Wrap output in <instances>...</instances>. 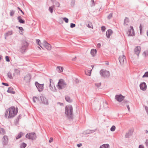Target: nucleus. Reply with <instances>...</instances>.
I'll list each match as a JSON object with an SVG mask.
<instances>
[{
  "instance_id": "obj_1",
  "label": "nucleus",
  "mask_w": 148,
  "mask_h": 148,
  "mask_svg": "<svg viewBox=\"0 0 148 148\" xmlns=\"http://www.w3.org/2000/svg\"><path fill=\"white\" fill-rule=\"evenodd\" d=\"M18 109L14 107H11L8 108L5 115V117L8 119L13 118L17 114Z\"/></svg>"
},
{
  "instance_id": "obj_2",
  "label": "nucleus",
  "mask_w": 148,
  "mask_h": 148,
  "mask_svg": "<svg viewBox=\"0 0 148 148\" xmlns=\"http://www.w3.org/2000/svg\"><path fill=\"white\" fill-rule=\"evenodd\" d=\"M36 43L42 49H43L44 47L48 50H50L51 49V45L46 41H44L41 42L40 40L37 39L36 40Z\"/></svg>"
},
{
  "instance_id": "obj_3",
  "label": "nucleus",
  "mask_w": 148,
  "mask_h": 148,
  "mask_svg": "<svg viewBox=\"0 0 148 148\" xmlns=\"http://www.w3.org/2000/svg\"><path fill=\"white\" fill-rule=\"evenodd\" d=\"M65 114L68 117H71L73 114V108L71 106L68 105L65 108Z\"/></svg>"
},
{
  "instance_id": "obj_4",
  "label": "nucleus",
  "mask_w": 148,
  "mask_h": 148,
  "mask_svg": "<svg viewBox=\"0 0 148 148\" xmlns=\"http://www.w3.org/2000/svg\"><path fill=\"white\" fill-rule=\"evenodd\" d=\"M66 86V84L63 79H60L59 80L57 85V87L59 89H62L65 88Z\"/></svg>"
},
{
  "instance_id": "obj_5",
  "label": "nucleus",
  "mask_w": 148,
  "mask_h": 148,
  "mask_svg": "<svg viewBox=\"0 0 148 148\" xmlns=\"http://www.w3.org/2000/svg\"><path fill=\"white\" fill-rule=\"evenodd\" d=\"M26 137L30 139H35L36 138L35 134L34 133H28L26 135Z\"/></svg>"
},
{
  "instance_id": "obj_6",
  "label": "nucleus",
  "mask_w": 148,
  "mask_h": 148,
  "mask_svg": "<svg viewBox=\"0 0 148 148\" xmlns=\"http://www.w3.org/2000/svg\"><path fill=\"white\" fill-rule=\"evenodd\" d=\"M128 35L131 36H134L135 35V33L132 26H130L128 29L127 33Z\"/></svg>"
},
{
  "instance_id": "obj_7",
  "label": "nucleus",
  "mask_w": 148,
  "mask_h": 148,
  "mask_svg": "<svg viewBox=\"0 0 148 148\" xmlns=\"http://www.w3.org/2000/svg\"><path fill=\"white\" fill-rule=\"evenodd\" d=\"M23 80L26 82L29 83L30 81L31 76L29 74H26L23 77Z\"/></svg>"
},
{
  "instance_id": "obj_8",
  "label": "nucleus",
  "mask_w": 148,
  "mask_h": 148,
  "mask_svg": "<svg viewBox=\"0 0 148 148\" xmlns=\"http://www.w3.org/2000/svg\"><path fill=\"white\" fill-rule=\"evenodd\" d=\"M35 85L39 91H41L43 90L44 88L43 84H41L37 82H35Z\"/></svg>"
},
{
  "instance_id": "obj_9",
  "label": "nucleus",
  "mask_w": 148,
  "mask_h": 148,
  "mask_svg": "<svg viewBox=\"0 0 148 148\" xmlns=\"http://www.w3.org/2000/svg\"><path fill=\"white\" fill-rule=\"evenodd\" d=\"M100 74L104 77H107L109 75V72L108 71L101 70L100 71Z\"/></svg>"
},
{
  "instance_id": "obj_10",
  "label": "nucleus",
  "mask_w": 148,
  "mask_h": 148,
  "mask_svg": "<svg viewBox=\"0 0 148 148\" xmlns=\"http://www.w3.org/2000/svg\"><path fill=\"white\" fill-rule=\"evenodd\" d=\"M50 88L51 90L53 91H55L56 90L53 81V80L51 79H50Z\"/></svg>"
},
{
  "instance_id": "obj_11",
  "label": "nucleus",
  "mask_w": 148,
  "mask_h": 148,
  "mask_svg": "<svg viewBox=\"0 0 148 148\" xmlns=\"http://www.w3.org/2000/svg\"><path fill=\"white\" fill-rule=\"evenodd\" d=\"M124 98V97L121 95H117L115 96L116 99L119 102L122 101Z\"/></svg>"
},
{
  "instance_id": "obj_12",
  "label": "nucleus",
  "mask_w": 148,
  "mask_h": 148,
  "mask_svg": "<svg viewBox=\"0 0 148 148\" xmlns=\"http://www.w3.org/2000/svg\"><path fill=\"white\" fill-rule=\"evenodd\" d=\"M125 60V57L124 55L122 54L119 57V60L121 64H123Z\"/></svg>"
},
{
  "instance_id": "obj_13",
  "label": "nucleus",
  "mask_w": 148,
  "mask_h": 148,
  "mask_svg": "<svg viewBox=\"0 0 148 148\" xmlns=\"http://www.w3.org/2000/svg\"><path fill=\"white\" fill-rule=\"evenodd\" d=\"M140 49H141L140 47H136L134 49L135 53L138 56L140 52Z\"/></svg>"
},
{
  "instance_id": "obj_14",
  "label": "nucleus",
  "mask_w": 148,
  "mask_h": 148,
  "mask_svg": "<svg viewBox=\"0 0 148 148\" xmlns=\"http://www.w3.org/2000/svg\"><path fill=\"white\" fill-rule=\"evenodd\" d=\"M140 88L143 90H145L147 88V86L146 84L144 83H143L140 85Z\"/></svg>"
},
{
  "instance_id": "obj_15",
  "label": "nucleus",
  "mask_w": 148,
  "mask_h": 148,
  "mask_svg": "<svg viewBox=\"0 0 148 148\" xmlns=\"http://www.w3.org/2000/svg\"><path fill=\"white\" fill-rule=\"evenodd\" d=\"M20 73V71L19 70L17 69H14V72L13 73V76H15L19 75Z\"/></svg>"
},
{
  "instance_id": "obj_16",
  "label": "nucleus",
  "mask_w": 148,
  "mask_h": 148,
  "mask_svg": "<svg viewBox=\"0 0 148 148\" xmlns=\"http://www.w3.org/2000/svg\"><path fill=\"white\" fill-rule=\"evenodd\" d=\"M113 33L111 29H109L106 32V36L107 38H109L110 36L112 35Z\"/></svg>"
},
{
  "instance_id": "obj_17",
  "label": "nucleus",
  "mask_w": 148,
  "mask_h": 148,
  "mask_svg": "<svg viewBox=\"0 0 148 148\" xmlns=\"http://www.w3.org/2000/svg\"><path fill=\"white\" fill-rule=\"evenodd\" d=\"M97 53V51L95 49H91L90 52V53L91 55L93 56H95Z\"/></svg>"
},
{
  "instance_id": "obj_18",
  "label": "nucleus",
  "mask_w": 148,
  "mask_h": 148,
  "mask_svg": "<svg viewBox=\"0 0 148 148\" xmlns=\"http://www.w3.org/2000/svg\"><path fill=\"white\" fill-rule=\"evenodd\" d=\"M40 98L41 99V101L45 104L47 103V101L46 99L43 97H41Z\"/></svg>"
},
{
  "instance_id": "obj_19",
  "label": "nucleus",
  "mask_w": 148,
  "mask_h": 148,
  "mask_svg": "<svg viewBox=\"0 0 148 148\" xmlns=\"http://www.w3.org/2000/svg\"><path fill=\"white\" fill-rule=\"evenodd\" d=\"M3 139H4V140L3 142V143L4 145H5L7 143L8 138L6 136H4L3 137Z\"/></svg>"
},
{
  "instance_id": "obj_20",
  "label": "nucleus",
  "mask_w": 148,
  "mask_h": 148,
  "mask_svg": "<svg viewBox=\"0 0 148 148\" xmlns=\"http://www.w3.org/2000/svg\"><path fill=\"white\" fill-rule=\"evenodd\" d=\"M23 46H22L21 49L22 50H25L26 49L27 46V42H25L23 44Z\"/></svg>"
},
{
  "instance_id": "obj_21",
  "label": "nucleus",
  "mask_w": 148,
  "mask_h": 148,
  "mask_svg": "<svg viewBox=\"0 0 148 148\" xmlns=\"http://www.w3.org/2000/svg\"><path fill=\"white\" fill-rule=\"evenodd\" d=\"M18 21L21 23H25V21L22 19V18L21 16H19L18 17Z\"/></svg>"
},
{
  "instance_id": "obj_22",
  "label": "nucleus",
  "mask_w": 148,
  "mask_h": 148,
  "mask_svg": "<svg viewBox=\"0 0 148 148\" xmlns=\"http://www.w3.org/2000/svg\"><path fill=\"white\" fill-rule=\"evenodd\" d=\"M23 133L22 132H20L16 136V139H18L21 138L23 135Z\"/></svg>"
},
{
  "instance_id": "obj_23",
  "label": "nucleus",
  "mask_w": 148,
  "mask_h": 148,
  "mask_svg": "<svg viewBox=\"0 0 148 148\" xmlns=\"http://www.w3.org/2000/svg\"><path fill=\"white\" fill-rule=\"evenodd\" d=\"M57 69L59 72L61 73L63 71V68L62 67L58 66L57 68Z\"/></svg>"
},
{
  "instance_id": "obj_24",
  "label": "nucleus",
  "mask_w": 148,
  "mask_h": 148,
  "mask_svg": "<svg viewBox=\"0 0 148 148\" xmlns=\"http://www.w3.org/2000/svg\"><path fill=\"white\" fill-rule=\"evenodd\" d=\"M91 70H86L85 71V72L86 74L90 76L91 73Z\"/></svg>"
},
{
  "instance_id": "obj_25",
  "label": "nucleus",
  "mask_w": 148,
  "mask_h": 148,
  "mask_svg": "<svg viewBox=\"0 0 148 148\" xmlns=\"http://www.w3.org/2000/svg\"><path fill=\"white\" fill-rule=\"evenodd\" d=\"M109 145L108 144H104L101 146L100 148H108L109 147Z\"/></svg>"
},
{
  "instance_id": "obj_26",
  "label": "nucleus",
  "mask_w": 148,
  "mask_h": 148,
  "mask_svg": "<svg viewBox=\"0 0 148 148\" xmlns=\"http://www.w3.org/2000/svg\"><path fill=\"white\" fill-rule=\"evenodd\" d=\"M88 24H87V27H88L93 29V26L92 23L90 22H88Z\"/></svg>"
},
{
  "instance_id": "obj_27",
  "label": "nucleus",
  "mask_w": 148,
  "mask_h": 148,
  "mask_svg": "<svg viewBox=\"0 0 148 148\" xmlns=\"http://www.w3.org/2000/svg\"><path fill=\"white\" fill-rule=\"evenodd\" d=\"M8 92L9 93L14 94V92L13 91V89L12 88H8Z\"/></svg>"
},
{
  "instance_id": "obj_28",
  "label": "nucleus",
  "mask_w": 148,
  "mask_h": 148,
  "mask_svg": "<svg viewBox=\"0 0 148 148\" xmlns=\"http://www.w3.org/2000/svg\"><path fill=\"white\" fill-rule=\"evenodd\" d=\"M26 146V144L24 143H22L21 145L20 148H25Z\"/></svg>"
},
{
  "instance_id": "obj_29",
  "label": "nucleus",
  "mask_w": 148,
  "mask_h": 148,
  "mask_svg": "<svg viewBox=\"0 0 148 148\" xmlns=\"http://www.w3.org/2000/svg\"><path fill=\"white\" fill-rule=\"evenodd\" d=\"M8 77L11 79H13V77L11 73L10 72H8Z\"/></svg>"
},
{
  "instance_id": "obj_30",
  "label": "nucleus",
  "mask_w": 148,
  "mask_h": 148,
  "mask_svg": "<svg viewBox=\"0 0 148 148\" xmlns=\"http://www.w3.org/2000/svg\"><path fill=\"white\" fill-rule=\"evenodd\" d=\"M128 22L129 19L127 18H126L125 19L124 24L125 25H127V23H128Z\"/></svg>"
},
{
  "instance_id": "obj_31",
  "label": "nucleus",
  "mask_w": 148,
  "mask_h": 148,
  "mask_svg": "<svg viewBox=\"0 0 148 148\" xmlns=\"http://www.w3.org/2000/svg\"><path fill=\"white\" fill-rule=\"evenodd\" d=\"M54 8V6L50 7L49 8V10L51 13H52L53 12V9Z\"/></svg>"
},
{
  "instance_id": "obj_32",
  "label": "nucleus",
  "mask_w": 148,
  "mask_h": 148,
  "mask_svg": "<svg viewBox=\"0 0 148 148\" xmlns=\"http://www.w3.org/2000/svg\"><path fill=\"white\" fill-rule=\"evenodd\" d=\"M116 127L114 125H113L110 128V130L111 131L113 132L115 130Z\"/></svg>"
},
{
  "instance_id": "obj_33",
  "label": "nucleus",
  "mask_w": 148,
  "mask_h": 148,
  "mask_svg": "<svg viewBox=\"0 0 148 148\" xmlns=\"http://www.w3.org/2000/svg\"><path fill=\"white\" fill-rule=\"evenodd\" d=\"M65 99L66 101L68 102H71V100L70 98L68 96L66 97Z\"/></svg>"
},
{
  "instance_id": "obj_34",
  "label": "nucleus",
  "mask_w": 148,
  "mask_h": 148,
  "mask_svg": "<svg viewBox=\"0 0 148 148\" xmlns=\"http://www.w3.org/2000/svg\"><path fill=\"white\" fill-rule=\"evenodd\" d=\"M62 19L66 23H68V22L69 19L67 18L64 17Z\"/></svg>"
},
{
  "instance_id": "obj_35",
  "label": "nucleus",
  "mask_w": 148,
  "mask_h": 148,
  "mask_svg": "<svg viewBox=\"0 0 148 148\" xmlns=\"http://www.w3.org/2000/svg\"><path fill=\"white\" fill-rule=\"evenodd\" d=\"M33 101L34 103H35L38 101V99L36 97H34L33 98Z\"/></svg>"
},
{
  "instance_id": "obj_36",
  "label": "nucleus",
  "mask_w": 148,
  "mask_h": 148,
  "mask_svg": "<svg viewBox=\"0 0 148 148\" xmlns=\"http://www.w3.org/2000/svg\"><path fill=\"white\" fill-rule=\"evenodd\" d=\"M18 28L21 31V33L23 34V29L22 27H18Z\"/></svg>"
},
{
  "instance_id": "obj_37",
  "label": "nucleus",
  "mask_w": 148,
  "mask_h": 148,
  "mask_svg": "<svg viewBox=\"0 0 148 148\" xmlns=\"http://www.w3.org/2000/svg\"><path fill=\"white\" fill-rule=\"evenodd\" d=\"M147 77H148V72H146L142 77L143 78Z\"/></svg>"
},
{
  "instance_id": "obj_38",
  "label": "nucleus",
  "mask_w": 148,
  "mask_h": 148,
  "mask_svg": "<svg viewBox=\"0 0 148 148\" xmlns=\"http://www.w3.org/2000/svg\"><path fill=\"white\" fill-rule=\"evenodd\" d=\"M101 83H96L95 84V86H97V87H99L101 86Z\"/></svg>"
},
{
  "instance_id": "obj_39",
  "label": "nucleus",
  "mask_w": 148,
  "mask_h": 148,
  "mask_svg": "<svg viewBox=\"0 0 148 148\" xmlns=\"http://www.w3.org/2000/svg\"><path fill=\"white\" fill-rule=\"evenodd\" d=\"M5 59L6 61L8 62H9L10 61V60L9 59V57L8 56H6L5 57Z\"/></svg>"
},
{
  "instance_id": "obj_40",
  "label": "nucleus",
  "mask_w": 148,
  "mask_h": 148,
  "mask_svg": "<svg viewBox=\"0 0 148 148\" xmlns=\"http://www.w3.org/2000/svg\"><path fill=\"white\" fill-rule=\"evenodd\" d=\"M14 13V12L13 11H11L10 12V15L11 16H13Z\"/></svg>"
},
{
  "instance_id": "obj_41",
  "label": "nucleus",
  "mask_w": 148,
  "mask_h": 148,
  "mask_svg": "<svg viewBox=\"0 0 148 148\" xmlns=\"http://www.w3.org/2000/svg\"><path fill=\"white\" fill-rule=\"evenodd\" d=\"M12 34V31H10L8 32V33H6V36H8L9 35H11Z\"/></svg>"
},
{
  "instance_id": "obj_42",
  "label": "nucleus",
  "mask_w": 148,
  "mask_h": 148,
  "mask_svg": "<svg viewBox=\"0 0 148 148\" xmlns=\"http://www.w3.org/2000/svg\"><path fill=\"white\" fill-rule=\"evenodd\" d=\"M75 24L72 23L71 24L70 27L72 28L75 27Z\"/></svg>"
},
{
  "instance_id": "obj_43",
  "label": "nucleus",
  "mask_w": 148,
  "mask_h": 148,
  "mask_svg": "<svg viewBox=\"0 0 148 148\" xmlns=\"http://www.w3.org/2000/svg\"><path fill=\"white\" fill-rule=\"evenodd\" d=\"M106 29V28L104 26H102L101 27V29L102 31H104Z\"/></svg>"
},
{
  "instance_id": "obj_44",
  "label": "nucleus",
  "mask_w": 148,
  "mask_h": 148,
  "mask_svg": "<svg viewBox=\"0 0 148 148\" xmlns=\"http://www.w3.org/2000/svg\"><path fill=\"white\" fill-rule=\"evenodd\" d=\"M140 34L141 33V32L142 30V26L141 25H140Z\"/></svg>"
},
{
  "instance_id": "obj_45",
  "label": "nucleus",
  "mask_w": 148,
  "mask_h": 148,
  "mask_svg": "<svg viewBox=\"0 0 148 148\" xmlns=\"http://www.w3.org/2000/svg\"><path fill=\"white\" fill-rule=\"evenodd\" d=\"M53 140V139L52 138H50V140H49V142L50 143H51V142H52Z\"/></svg>"
},
{
  "instance_id": "obj_46",
  "label": "nucleus",
  "mask_w": 148,
  "mask_h": 148,
  "mask_svg": "<svg viewBox=\"0 0 148 148\" xmlns=\"http://www.w3.org/2000/svg\"><path fill=\"white\" fill-rule=\"evenodd\" d=\"M18 9L23 14H24V12L20 8L18 7Z\"/></svg>"
},
{
  "instance_id": "obj_47",
  "label": "nucleus",
  "mask_w": 148,
  "mask_h": 148,
  "mask_svg": "<svg viewBox=\"0 0 148 148\" xmlns=\"http://www.w3.org/2000/svg\"><path fill=\"white\" fill-rule=\"evenodd\" d=\"M56 6L57 7H59L60 6V4L58 2H56Z\"/></svg>"
},
{
  "instance_id": "obj_48",
  "label": "nucleus",
  "mask_w": 148,
  "mask_h": 148,
  "mask_svg": "<svg viewBox=\"0 0 148 148\" xmlns=\"http://www.w3.org/2000/svg\"><path fill=\"white\" fill-rule=\"evenodd\" d=\"M77 146L78 147H80L81 146H82V144H81V143H80V144H77Z\"/></svg>"
},
{
  "instance_id": "obj_49",
  "label": "nucleus",
  "mask_w": 148,
  "mask_h": 148,
  "mask_svg": "<svg viewBox=\"0 0 148 148\" xmlns=\"http://www.w3.org/2000/svg\"><path fill=\"white\" fill-rule=\"evenodd\" d=\"M91 2H92V5H95V3H94V1L93 0H92L91 1Z\"/></svg>"
},
{
  "instance_id": "obj_50",
  "label": "nucleus",
  "mask_w": 148,
  "mask_h": 148,
  "mask_svg": "<svg viewBox=\"0 0 148 148\" xmlns=\"http://www.w3.org/2000/svg\"><path fill=\"white\" fill-rule=\"evenodd\" d=\"M2 84H3L4 85H5V86H8V84H7V83H2Z\"/></svg>"
},
{
  "instance_id": "obj_51",
  "label": "nucleus",
  "mask_w": 148,
  "mask_h": 148,
  "mask_svg": "<svg viewBox=\"0 0 148 148\" xmlns=\"http://www.w3.org/2000/svg\"><path fill=\"white\" fill-rule=\"evenodd\" d=\"M139 148H144L143 146L140 145L139 146Z\"/></svg>"
},
{
  "instance_id": "obj_52",
  "label": "nucleus",
  "mask_w": 148,
  "mask_h": 148,
  "mask_svg": "<svg viewBox=\"0 0 148 148\" xmlns=\"http://www.w3.org/2000/svg\"><path fill=\"white\" fill-rule=\"evenodd\" d=\"M145 143L148 146V140H147L145 142Z\"/></svg>"
},
{
  "instance_id": "obj_53",
  "label": "nucleus",
  "mask_w": 148,
  "mask_h": 148,
  "mask_svg": "<svg viewBox=\"0 0 148 148\" xmlns=\"http://www.w3.org/2000/svg\"><path fill=\"white\" fill-rule=\"evenodd\" d=\"M101 45V44L100 43H99L97 45V47L99 48L100 47Z\"/></svg>"
},
{
  "instance_id": "obj_54",
  "label": "nucleus",
  "mask_w": 148,
  "mask_h": 148,
  "mask_svg": "<svg viewBox=\"0 0 148 148\" xmlns=\"http://www.w3.org/2000/svg\"><path fill=\"white\" fill-rule=\"evenodd\" d=\"M127 108H128V110H130V107H129V105H127Z\"/></svg>"
},
{
  "instance_id": "obj_55",
  "label": "nucleus",
  "mask_w": 148,
  "mask_h": 148,
  "mask_svg": "<svg viewBox=\"0 0 148 148\" xmlns=\"http://www.w3.org/2000/svg\"><path fill=\"white\" fill-rule=\"evenodd\" d=\"M112 14H110L109 15V16L108 17L110 16V17H112Z\"/></svg>"
},
{
  "instance_id": "obj_56",
  "label": "nucleus",
  "mask_w": 148,
  "mask_h": 148,
  "mask_svg": "<svg viewBox=\"0 0 148 148\" xmlns=\"http://www.w3.org/2000/svg\"><path fill=\"white\" fill-rule=\"evenodd\" d=\"M147 36L148 37V30L147 32Z\"/></svg>"
},
{
  "instance_id": "obj_57",
  "label": "nucleus",
  "mask_w": 148,
  "mask_h": 148,
  "mask_svg": "<svg viewBox=\"0 0 148 148\" xmlns=\"http://www.w3.org/2000/svg\"><path fill=\"white\" fill-rule=\"evenodd\" d=\"M146 133H148V131L147 130L146 131Z\"/></svg>"
},
{
  "instance_id": "obj_58",
  "label": "nucleus",
  "mask_w": 148,
  "mask_h": 148,
  "mask_svg": "<svg viewBox=\"0 0 148 148\" xmlns=\"http://www.w3.org/2000/svg\"><path fill=\"white\" fill-rule=\"evenodd\" d=\"M38 48L40 50L41 49V48L40 47H38Z\"/></svg>"
},
{
  "instance_id": "obj_59",
  "label": "nucleus",
  "mask_w": 148,
  "mask_h": 148,
  "mask_svg": "<svg viewBox=\"0 0 148 148\" xmlns=\"http://www.w3.org/2000/svg\"><path fill=\"white\" fill-rule=\"evenodd\" d=\"M93 66H93L92 65V66L91 67H92V68H93Z\"/></svg>"
},
{
  "instance_id": "obj_60",
  "label": "nucleus",
  "mask_w": 148,
  "mask_h": 148,
  "mask_svg": "<svg viewBox=\"0 0 148 148\" xmlns=\"http://www.w3.org/2000/svg\"><path fill=\"white\" fill-rule=\"evenodd\" d=\"M147 113L148 114V110L147 111Z\"/></svg>"
}]
</instances>
